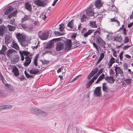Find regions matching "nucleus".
<instances>
[{
	"mask_svg": "<svg viewBox=\"0 0 133 133\" xmlns=\"http://www.w3.org/2000/svg\"><path fill=\"white\" fill-rule=\"evenodd\" d=\"M95 33L96 35L97 34V35L95 37L96 44L101 47L105 48L106 42L100 36V32L98 31H96L95 32Z\"/></svg>",
	"mask_w": 133,
	"mask_h": 133,
	"instance_id": "f257e3e1",
	"label": "nucleus"
},
{
	"mask_svg": "<svg viewBox=\"0 0 133 133\" xmlns=\"http://www.w3.org/2000/svg\"><path fill=\"white\" fill-rule=\"evenodd\" d=\"M117 65H116V66H115V65L114 66L116 72V75L118 76L119 78L122 79L124 77V71L120 67H117Z\"/></svg>",
	"mask_w": 133,
	"mask_h": 133,
	"instance_id": "f03ea898",
	"label": "nucleus"
},
{
	"mask_svg": "<svg viewBox=\"0 0 133 133\" xmlns=\"http://www.w3.org/2000/svg\"><path fill=\"white\" fill-rule=\"evenodd\" d=\"M95 36H92L90 39V41L91 43L96 48L97 51H98L99 49L100 48V47L95 42H96V36L97 35V34L96 35L95 33Z\"/></svg>",
	"mask_w": 133,
	"mask_h": 133,
	"instance_id": "7ed1b4c3",
	"label": "nucleus"
},
{
	"mask_svg": "<svg viewBox=\"0 0 133 133\" xmlns=\"http://www.w3.org/2000/svg\"><path fill=\"white\" fill-rule=\"evenodd\" d=\"M60 39L59 38H54L51 40L50 42L48 43L46 46V49H50L53 46L54 43V42H55L56 43H57L56 42H58L59 41Z\"/></svg>",
	"mask_w": 133,
	"mask_h": 133,
	"instance_id": "20e7f679",
	"label": "nucleus"
},
{
	"mask_svg": "<svg viewBox=\"0 0 133 133\" xmlns=\"http://www.w3.org/2000/svg\"><path fill=\"white\" fill-rule=\"evenodd\" d=\"M15 51V50L13 49H9L6 53L5 55L8 58L10 59L14 56Z\"/></svg>",
	"mask_w": 133,
	"mask_h": 133,
	"instance_id": "39448f33",
	"label": "nucleus"
},
{
	"mask_svg": "<svg viewBox=\"0 0 133 133\" xmlns=\"http://www.w3.org/2000/svg\"><path fill=\"white\" fill-rule=\"evenodd\" d=\"M19 53L20 55V56L21 57V60L22 61H23L24 59V57L23 55L25 56L26 57L28 56H31V55H29L30 53L26 51H19Z\"/></svg>",
	"mask_w": 133,
	"mask_h": 133,
	"instance_id": "423d86ee",
	"label": "nucleus"
},
{
	"mask_svg": "<svg viewBox=\"0 0 133 133\" xmlns=\"http://www.w3.org/2000/svg\"><path fill=\"white\" fill-rule=\"evenodd\" d=\"M101 87H97L95 89L94 91V94L95 97L100 96L102 94L101 92Z\"/></svg>",
	"mask_w": 133,
	"mask_h": 133,
	"instance_id": "0eeeda50",
	"label": "nucleus"
},
{
	"mask_svg": "<svg viewBox=\"0 0 133 133\" xmlns=\"http://www.w3.org/2000/svg\"><path fill=\"white\" fill-rule=\"evenodd\" d=\"M49 34V32L48 31L42 32L39 35V37L42 39L46 40L48 38Z\"/></svg>",
	"mask_w": 133,
	"mask_h": 133,
	"instance_id": "6e6552de",
	"label": "nucleus"
},
{
	"mask_svg": "<svg viewBox=\"0 0 133 133\" xmlns=\"http://www.w3.org/2000/svg\"><path fill=\"white\" fill-rule=\"evenodd\" d=\"M65 50L67 51L69 50L71 48V39L65 42Z\"/></svg>",
	"mask_w": 133,
	"mask_h": 133,
	"instance_id": "1a4fd4ad",
	"label": "nucleus"
},
{
	"mask_svg": "<svg viewBox=\"0 0 133 133\" xmlns=\"http://www.w3.org/2000/svg\"><path fill=\"white\" fill-rule=\"evenodd\" d=\"M98 71V69L95 68L91 72L88 76L87 78L88 80H90L91 77L94 76Z\"/></svg>",
	"mask_w": 133,
	"mask_h": 133,
	"instance_id": "9d476101",
	"label": "nucleus"
},
{
	"mask_svg": "<svg viewBox=\"0 0 133 133\" xmlns=\"http://www.w3.org/2000/svg\"><path fill=\"white\" fill-rule=\"evenodd\" d=\"M36 5L39 6H44L46 5V3L42 0H36L34 2Z\"/></svg>",
	"mask_w": 133,
	"mask_h": 133,
	"instance_id": "9b49d317",
	"label": "nucleus"
},
{
	"mask_svg": "<svg viewBox=\"0 0 133 133\" xmlns=\"http://www.w3.org/2000/svg\"><path fill=\"white\" fill-rule=\"evenodd\" d=\"M74 27V23L72 20H71L68 24L66 28L68 30H72V29Z\"/></svg>",
	"mask_w": 133,
	"mask_h": 133,
	"instance_id": "f8f14e48",
	"label": "nucleus"
},
{
	"mask_svg": "<svg viewBox=\"0 0 133 133\" xmlns=\"http://www.w3.org/2000/svg\"><path fill=\"white\" fill-rule=\"evenodd\" d=\"M10 59L12 63L15 64L19 61V57L18 56L15 55L13 57H12Z\"/></svg>",
	"mask_w": 133,
	"mask_h": 133,
	"instance_id": "ddd939ff",
	"label": "nucleus"
},
{
	"mask_svg": "<svg viewBox=\"0 0 133 133\" xmlns=\"http://www.w3.org/2000/svg\"><path fill=\"white\" fill-rule=\"evenodd\" d=\"M13 106L12 105L8 104L0 107V111L4 110H7L12 108Z\"/></svg>",
	"mask_w": 133,
	"mask_h": 133,
	"instance_id": "4468645a",
	"label": "nucleus"
},
{
	"mask_svg": "<svg viewBox=\"0 0 133 133\" xmlns=\"http://www.w3.org/2000/svg\"><path fill=\"white\" fill-rule=\"evenodd\" d=\"M5 43L7 45L11 42L12 39L11 35L7 34L5 36Z\"/></svg>",
	"mask_w": 133,
	"mask_h": 133,
	"instance_id": "2eb2a0df",
	"label": "nucleus"
},
{
	"mask_svg": "<svg viewBox=\"0 0 133 133\" xmlns=\"http://www.w3.org/2000/svg\"><path fill=\"white\" fill-rule=\"evenodd\" d=\"M86 13L87 15L89 16H94V14L93 10L90 7L87 9Z\"/></svg>",
	"mask_w": 133,
	"mask_h": 133,
	"instance_id": "dca6fc26",
	"label": "nucleus"
},
{
	"mask_svg": "<svg viewBox=\"0 0 133 133\" xmlns=\"http://www.w3.org/2000/svg\"><path fill=\"white\" fill-rule=\"evenodd\" d=\"M16 37L18 39V42L21 43L22 42L25 41V38L22 34L18 33L16 35Z\"/></svg>",
	"mask_w": 133,
	"mask_h": 133,
	"instance_id": "f3484780",
	"label": "nucleus"
},
{
	"mask_svg": "<svg viewBox=\"0 0 133 133\" xmlns=\"http://www.w3.org/2000/svg\"><path fill=\"white\" fill-rule=\"evenodd\" d=\"M29 56L27 57H25V60L24 63V65L25 66H28L31 63V58L29 57Z\"/></svg>",
	"mask_w": 133,
	"mask_h": 133,
	"instance_id": "a211bd4d",
	"label": "nucleus"
},
{
	"mask_svg": "<svg viewBox=\"0 0 133 133\" xmlns=\"http://www.w3.org/2000/svg\"><path fill=\"white\" fill-rule=\"evenodd\" d=\"M105 80L108 83L111 84L113 83L115 81L113 77L111 76L106 77Z\"/></svg>",
	"mask_w": 133,
	"mask_h": 133,
	"instance_id": "6ab92c4d",
	"label": "nucleus"
},
{
	"mask_svg": "<svg viewBox=\"0 0 133 133\" xmlns=\"http://www.w3.org/2000/svg\"><path fill=\"white\" fill-rule=\"evenodd\" d=\"M64 48L63 44L61 43H57V44L56 49L57 51H59Z\"/></svg>",
	"mask_w": 133,
	"mask_h": 133,
	"instance_id": "aec40b11",
	"label": "nucleus"
},
{
	"mask_svg": "<svg viewBox=\"0 0 133 133\" xmlns=\"http://www.w3.org/2000/svg\"><path fill=\"white\" fill-rule=\"evenodd\" d=\"M11 72H13L16 76H18L19 74L18 69L15 66L13 67Z\"/></svg>",
	"mask_w": 133,
	"mask_h": 133,
	"instance_id": "412c9836",
	"label": "nucleus"
},
{
	"mask_svg": "<svg viewBox=\"0 0 133 133\" xmlns=\"http://www.w3.org/2000/svg\"><path fill=\"white\" fill-rule=\"evenodd\" d=\"M30 73L32 74H36L40 73L37 69L32 68L29 70Z\"/></svg>",
	"mask_w": 133,
	"mask_h": 133,
	"instance_id": "4be33fe9",
	"label": "nucleus"
},
{
	"mask_svg": "<svg viewBox=\"0 0 133 133\" xmlns=\"http://www.w3.org/2000/svg\"><path fill=\"white\" fill-rule=\"evenodd\" d=\"M31 112L33 113L39 115V111L41 110H39L37 108H32L31 109Z\"/></svg>",
	"mask_w": 133,
	"mask_h": 133,
	"instance_id": "5701e85b",
	"label": "nucleus"
},
{
	"mask_svg": "<svg viewBox=\"0 0 133 133\" xmlns=\"http://www.w3.org/2000/svg\"><path fill=\"white\" fill-rule=\"evenodd\" d=\"M13 8L11 6H9L6 9V10L5 11L4 14L5 15H8L11 12L13 9Z\"/></svg>",
	"mask_w": 133,
	"mask_h": 133,
	"instance_id": "b1692460",
	"label": "nucleus"
},
{
	"mask_svg": "<svg viewBox=\"0 0 133 133\" xmlns=\"http://www.w3.org/2000/svg\"><path fill=\"white\" fill-rule=\"evenodd\" d=\"M11 46L12 47L17 50H18L19 49L18 45L14 41H12Z\"/></svg>",
	"mask_w": 133,
	"mask_h": 133,
	"instance_id": "393cba45",
	"label": "nucleus"
},
{
	"mask_svg": "<svg viewBox=\"0 0 133 133\" xmlns=\"http://www.w3.org/2000/svg\"><path fill=\"white\" fill-rule=\"evenodd\" d=\"M24 6L25 9L29 11H31L32 8L31 5L29 4V3L28 2H26L24 4Z\"/></svg>",
	"mask_w": 133,
	"mask_h": 133,
	"instance_id": "a878e982",
	"label": "nucleus"
},
{
	"mask_svg": "<svg viewBox=\"0 0 133 133\" xmlns=\"http://www.w3.org/2000/svg\"><path fill=\"white\" fill-rule=\"evenodd\" d=\"M95 5L97 8H100L102 6L101 0H97L95 2Z\"/></svg>",
	"mask_w": 133,
	"mask_h": 133,
	"instance_id": "bb28decb",
	"label": "nucleus"
},
{
	"mask_svg": "<svg viewBox=\"0 0 133 133\" xmlns=\"http://www.w3.org/2000/svg\"><path fill=\"white\" fill-rule=\"evenodd\" d=\"M105 77L104 74L103 73L99 77L97 81L95 82V84L98 83L99 82L101 81Z\"/></svg>",
	"mask_w": 133,
	"mask_h": 133,
	"instance_id": "cd10ccee",
	"label": "nucleus"
},
{
	"mask_svg": "<svg viewBox=\"0 0 133 133\" xmlns=\"http://www.w3.org/2000/svg\"><path fill=\"white\" fill-rule=\"evenodd\" d=\"M93 31H94V30H88V32L84 34L83 35V36L84 37L87 38L89 35H90Z\"/></svg>",
	"mask_w": 133,
	"mask_h": 133,
	"instance_id": "c85d7f7f",
	"label": "nucleus"
},
{
	"mask_svg": "<svg viewBox=\"0 0 133 133\" xmlns=\"http://www.w3.org/2000/svg\"><path fill=\"white\" fill-rule=\"evenodd\" d=\"M107 83H103L102 85V89L103 91L105 92H107L108 90H109V89L108 88V86L107 85Z\"/></svg>",
	"mask_w": 133,
	"mask_h": 133,
	"instance_id": "c756f323",
	"label": "nucleus"
},
{
	"mask_svg": "<svg viewBox=\"0 0 133 133\" xmlns=\"http://www.w3.org/2000/svg\"><path fill=\"white\" fill-rule=\"evenodd\" d=\"M39 57V55L38 54H37L36 56L34 58V65L37 66L38 64H37V60L38 58Z\"/></svg>",
	"mask_w": 133,
	"mask_h": 133,
	"instance_id": "7c9ffc66",
	"label": "nucleus"
},
{
	"mask_svg": "<svg viewBox=\"0 0 133 133\" xmlns=\"http://www.w3.org/2000/svg\"><path fill=\"white\" fill-rule=\"evenodd\" d=\"M124 25L123 24L122 25L121 27L120 28L119 30H122L123 34L124 35H127V30H126L125 28H124Z\"/></svg>",
	"mask_w": 133,
	"mask_h": 133,
	"instance_id": "2f4dec72",
	"label": "nucleus"
},
{
	"mask_svg": "<svg viewBox=\"0 0 133 133\" xmlns=\"http://www.w3.org/2000/svg\"><path fill=\"white\" fill-rule=\"evenodd\" d=\"M89 24L90 26L93 28H97V27L95 21H92L89 22Z\"/></svg>",
	"mask_w": 133,
	"mask_h": 133,
	"instance_id": "473e14b6",
	"label": "nucleus"
},
{
	"mask_svg": "<svg viewBox=\"0 0 133 133\" xmlns=\"http://www.w3.org/2000/svg\"><path fill=\"white\" fill-rule=\"evenodd\" d=\"M89 18L85 14L83 15L81 18V22H83L84 21H85L87 20H88Z\"/></svg>",
	"mask_w": 133,
	"mask_h": 133,
	"instance_id": "72a5a7b5",
	"label": "nucleus"
},
{
	"mask_svg": "<svg viewBox=\"0 0 133 133\" xmlns=\"http://www.w3.org/2000/svg\"><path fill=\"white\" fill-rule=\"evenodd\" d=\"M1 80L2 81L3 84L5 85V86L6 87L10 89L11 88V86L10 84L7 83V82L5 80L4 78V79Z\"/></svg>",
	"mask_w": 133,
	"mask_h": 133,
	"instance_id": "f704fd0d",
	"label": "nucleus"
},
{
	"mask_svg": "<svg viewBox=\"0 0 133 133\" xmlns=\"http://www.w3.org/2000/svg\"><path fill=\"white\" fill-rule=\"evenodd\" d=\"M114 40L116 41L120 42L122 40V38L121 36H115L114 37Z\"/></svg>",
	"mask_w": 133,
	"mask_h": 133,
	"instance_id": "c9c22d12",
	"label": "nucleus"
},
{
	"mask_svg": "<svg viewBox=\"0 0 133 133\" xmlns=\"http://www.w3.org/2000/svg\"><path fill=\"white\" fill-rule=\"evenodd\" d=\"M113 38V36L111 33H109L107 34L106 36V39L107 40L112 39Z\"/></svg>",
	"mask_w": 133,
	"mask_h": 133,
	"instance_id": "e433bc0d",
	"label": "nucleus"
},
{
	"mask_svg": "<svg viewBox=\"0 0 133 133\" xmlns=\"http://www.w3.org/2000/svg\"><path fill=\"white\" fill-rule=\"evenodd\" d=\"M8 27L9 28V30L10 31H14L16 29V27L15 26H13L10 25H8Z\"/></svg>",
	"mask_w": 133,
	"mask_h": 133,
	"instance_id": "4c0bfd02",
	"label": "nucleus"
},
{
	"mask_svg": "<svg viewBox=\"0 0 133 133\" xmlns=\"http://www.w3.org/2000/svg\"><path fill=\"white\" fill-rule=\"evenodd\" d=\"M94 82L93 80L91 79L90 81H89L87 83V88H89L91 85Z\"/></svg>",
	"mask_w": 133,
	"mask_h": 133,
	"instance_id": "58836bf2",
	"label": "nucleus"
},
{
	"mask_svg": "<svg viewBox=\"0 0 133 133\" xmlns=\"http://www.w3.org/2000/svg\"><path fill=\"white\" fill-rule=\"evenodd\" d=\"M4 31V27L0 26V35L2 36L3 35Z\"/></svg>",
	"mask_w": 133,
	"mask_h": 133,
	"instance_id": "ea45409f",
	"label": "nucleus"
},
{
	"mask_svg": "<svg viewBox=\"0 0 133 133\" xmlns=\"http://www.w3.org/2000/svg\"><path fill=\"white\" fill-rule=\"evenodd\" d=\"M111 22H114L117 23L118 26L119 25L120 23L116 19L115 17L110 19Z\"/></svg>",
	"mask_w": 133,
	"mask_h": 133,
	"instance_id": "a19ab883",
	"label": "nucleus"
},
{
	"mask_svg": "<svg viewBox=\"0 0 133 133\" xmlns=\"http://www.w3.org/2000/svg\"><path fill=\"white\" fill-rule=\"evenodd\" d=\"M132 81V79L128 78L124 80L125 83L128 85H130L131 83V81Z\"/></svg>",
	"mask_w": 133,
	"mask_h": 133,
	"instance_id": "79ce46f5",
	"label": "nucleus"
},
{
	"mask_svg": "<svg viewBox=\"0 0 133 133\" xmlns=\"http://www.w3.org/2000/svg\"><path fill=\"white\" fill-rule=\"evenodd\" d=\"M30 18V16H27L25 15L24 17L22 19V22L24 21H26L29 19Z\"/></svg>",
	"mask_w": 133,
	"mask_h": 133,
	"instance_id": "37998d69",
	"label": "nucleus"
},
{
	"mask_svg": "<svg viewBox=\"0 0 133 133\" xmlns=\"http://www.w3.org/2000/svg\"><path fill=\"white\" fill-rule=\"evenodd\" d=\"M25 30L27 32H30L31 31H33V29L32 28V26H28L26 29H25Z\"/></svg>",
	"mask_w": 133,
	"mask_h": 133,
	"instance_id": "c03bdc74",
	"label": "nucleus"
},
{
	"mask_svg": "<svg viewBox=\"0 0 133 133\" xmlns=\"http://www.w3.org/2000/svg\"><path fill=\"white\" fill-rule=\"evenodd\" d=\"M24 74L25 75L26 78H32L33 76V75L29 74L26 72V71H24Z\"/></svg>",
	"mask_w": 133,
	"mask_h": 133,
	"instance_id": "a18cd8bd",
	"label": "nucleus"
},
{
	"mask_svg": "<svg viewBox=\"0 0 133 133\" xmlns=\"http://www.w3.org/2000/svg\"><path fill=\"white\" fill-rule=\"evenodd\" d=\"M39 112V115H40L42 116H45L47 115V114L45 112L41 110Z\"/></svg>",
	"mask_w": 133,
	"mask_h": 133,
	"instance_id": "49530a36",
	"label": "nucleus"
},
{
	"mask_svg": "<svg viewBox=\"0 0 133 133\" xmlns=\"http://www.w3.org/2000/svg\"><path fill=\"white\" fill-rule=\"evenodd\" d=\"M21 43V45L23 46L24 47L28 45L27 42L26 41H25L22 42Z\"/></svg>",
	"mask_w": 133,
	"mask_h": 133,
	"instance_id": "de8ad7c7",
	"label": "nucleus"
},
{
	"mask_svg": "<svg viewBox=\"0 0 133 133\" xmlns=\"http://www.w3.org/2000/svg\"><path fill=\"white\" fill-rule=\"evenodd\" d=\"M4 52V53L5 54L6 53V51L7 50V48L6 46H5L3 45H2V49H1Z\"/></svg>",
	"mask_w": 133,
	"mask_h": 133,
	"instance_id": "09e8293b",
	"label": "nucleus"
},
{
	"mask_svg": "<svg viewBox=\"0 0 133 133\" xmlns=\"http://www.w3.org/2000/svg\"><path fill=\"white\" fill-rule=\"evenodd\" d=\"M21 25L22 27L25 30L28 25V24H22Z\"/></svg>",
	"mask_w": 133,
	"mask_h": 133,
	"instance_id": "8fccbe9b",
	"label": "nucleus"
},
{
	"mask_svg": "<svg viewBox=\"0 0 133 133\" xmlns=\"http://www.w3.org/2000/svg\"><path fill=\"white\" fill-rule=\"evenodd\" d=\"M9 23L12 25H13L15 23V18H13L11 19L9 22Z\"/></svg>",
	"mask_w": 133,
	"mask_h": 133,
	"instance_id": "3c124183",
	"label": "nucleus"
},
{
	"mask_svg": "<svg viewBox=\"0 0 133 133\" xmlns=\"http://www.w3.org/2000/svg\"><path fill=\"white\" fill-rule=\"evenodd\" d=\"M59 28L60 30L62 31L63 30L64 28V25L63 24L59 25Z\"/></svg>",
	"mask_w": 133,
	"mask_h": 133,
	"instance_id": "603ef678",
	"label": "nucleus"
},
{
	"mask_svg": "<svg viewBox=\"0 0 133 133\" xmlns=\"http://www.w3.org/2000/svg\"><path fill=\"white\" fill-rule=\"evenodd\" d=\"M99 75L97 74L95 76H94L91 79L92 80H93L94 82V81L96 80L98 76Z\"/></svg>",
	"mask_w": 133,
	"mask_h": 133,
	"instance_id": "864d4df0",
	"label": "nucleus"
},
{
	"mask_svg": "<svg viewBox=\"0 0 133 133\" xmlns=\"http://www.w3.org/2000/svg\"><path fill=\"white\" fill-rule=\"evenodd\" d=\"M129 39H128V37L126 36L124 37V42L125 43H126L128 42Z\"/></svg>",
	"mask_w": 133,
	"mask_h": 133,
	"instance_id": "5fc2aeb1",
	"label": "nucleus"
},
{
	"mask_svg": "<svg viewBox=\"0 0 133 133\" xmlns=\"http://www.w3.org/2000/svg\"><path fill=\"white\" fill-rule=\"evenodd\" d=\"M54 33L56 35L58 36L62 35H63V34H61L60 32L56 31H55L54 32Z\"/></svg>",
	"mask_w": 133,
	"mask_h": 133,
	"instance_id": "6e6d98bb",
	"label": "nucleus"
},
{
	"mask_svg": "<svg viewBox=\"0 0 133 133\" xmlns=\"http://www.w3.org/2000/svg\"><path fill=\"white\" fill-rule=\"evenodd\" d=\"M123 51H122L119 54V59L120 60V61L122 60L123 59Z\"/></svg>",
	"mask_w": 133,
	"mask_h": 133,
	"instance_id": "4d7b16f0",
	"label": "nucleus"
},
{
	"mask_svg": "<svg viewBox=\"0 0 133 133\" xmlns=\"http://www.w3.org/2000/svg\"><path fill=\"white\" fill-rule=\"evenodd\" d=\"M109 61L113 64L115 62V59L112 57Z\"/></svg>",
	"mask_w": 133,
	"mask_h": 133,
	"instance_id": "13d9d810",
	"label": "nucleus"
},
{
	"mask_svg": "<svg viewBox=\"0 0 133 133\" xmlns=\"http://www.w3.org/2000/svg\"><path fill=\"white\" fill-rule=\"evenodd\" d=\"M104 56L105 55L104 53H102L100 54V57H99L103 59L104 57Z\"/></svg>",
	"mask_w": 133,
	"mask_h": 133,
	"instance_id": "bf43d9fd",
	"label": "nucleus"
},
{
	"mask_svg": "<svg viewBox=\"0 0 133 133\" xmlns=\"http://www.w3.org/2000/svg\"><path fill=\"white\" fill-rule=\"evenodd\" d=\"M103 69L102 68L100 69L98 71V72L97 73V74L98 75H99L101 74L103 72Z\"/></svg>",
	"mask_w": 133,
	"mask_h": 133,
	"instance_id": "052dcab7",
	"label": "nucleus"
},
{
	"mask_svg": "<svg viewBox=\"0 0 133 133\" xmlns=\"http://www.w3.org/2000/svg\"><path fill=\"white\" fill-rule=\"evenodd\" d=\"M102 59H102L99 57L98 60L97 61V62L96 63V64L97 65L102 60Z\"/></svg>",
	"mask_w": 133,
	"mask_h": 133,
	"instance_id": "680f3d73",
	"label": "nucleus"
},
{
	"mask_svg": "<svg viewBox=\"0 0 133 133\" xmlns=\"http://www.w3.org/2000/svg\"><path fill=\"white\" fill-rule=\"evenodd\" d=\"M123 46H124V47L123 48L124 50H125L126 49H128L129 47H130L131 46L130 45L128 46V45H124Z\"/></svg>",
	"mask_w": 133,
	"mask_h": 133,
	"instance_id": "e2e57ef3",
	"label": "nucleus"
},
{
	"mask_svg": "<svg viewBox=\"0 0 133 133\" xmlns=\"http://www.w3.org/2000/svg\"><path fill=\"white\" fill-rule=\"evenodd\" d=\"M113 64L112 62H111L109 61V63L108 64V68H110L111 66H112V64Z\"/></svg>",
	"mask_w": 133,
	"mask_h": 133,
	"instance_id": "0e129e2a",
	"label": "nucleus"
},
{
	"mask_svg": "<svg viewBox=\"0 0 133 133\" xmlns=\"http://www.w3.org/2000/svg\"><path fill=\"white\" fill-rule=\"evenodd\" d=\"M112 50L114 51V52L113 54V55L115 57H116L117 56L116 55V51L115 50H113L112 49Z\"/></svg>",
	"mask_w": 133,
	"mask_h": 133,
	"instance_id": "69168bd1",
	"label": "nucleus"
},
{
	"mask_svg": "<svg viewBox=\"0 0 133 133\" xmlns=\"http://www.w3.org/2000/svg\"><path fill=\"white\" fill-rule=\"evenodd\" d=\"M3 55L4 56H5V54L4 52L1 49L0 50V55Z\"/></svg>",
	"mask_w": 133,
	"mask_h": 133,
	"instance_id": "338daca9",
	"label": "nucleus"
},
{
	"mask_svg": "<svg viewBox=\"0 0 133 133\" xmlns=\"http://www.w3.org/2000/svg\"><path fill=\"white\" fill-rule=\"evenodd\" d=\"M133 25V22H132L130 24H129L128 25V27L129 28H130Z\"/></svg>",
	"mask_w": 133,
	"mask_h": 133,
	"instance_id": "774afa93",
	"label": "nucleus"
}]
</instances>
